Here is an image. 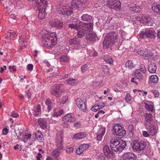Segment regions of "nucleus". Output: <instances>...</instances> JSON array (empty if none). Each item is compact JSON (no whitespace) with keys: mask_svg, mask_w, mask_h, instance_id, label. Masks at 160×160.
Returning <instances> with one entry per match:
<instances>
[{"mask_svg":"<svg viewBox=\"0 0 160 160\" xmlns=\"http://www.w3.org/2000/svg\"><path fill=\"white\" fill-rule=\"evenodd\" d=\"M77 2L76 0H73L70 5L66 3H62L57 6L56 10L60 14L65 16L70 15L73 13L74 9H78L76 4Z\"/></svg>","mask_w":160,"mask_h":160,"instance_id":"nucleus-1","label":"nucleus"},{"mask_svg":"<svg viewBox=\"0 0 160 160\" xmlns=\"http://www.w3.org/2000/svg\"><path fill=\"white\" fill-rule=\"evenodd\" d=\"M57 35L55 32H44L39 39V42L42 45L49 48L56 44Z\"/></svg>","mask_w":160,"mask_h":160,"instance_id":"nucleus-2","label":"nucleus"},{"mask_svg":"<svg viewBox=\"0 0 160 160\" xmlns=\"http://www.w3.org/2000/svg\"><path fill=\"white\" fill-rule=\"evenodd\" d=\"M121 39L119 37L118 33L111 32L108 34L105 38L103 44L105 48H108L113 44L120 45L121 43Z\"/></svg>","mask_w":160,"mask_h":160,"instance_id":"nucleus-3","label":"nucleus"},{"mask_svg":"<svg viewBox=\"0 0 160 160\" xmlns=\"http://www.w3.org/2000/svg\"><path fill=\"white\" fill-rule=\"evenodd\" d=\"M110 147L115 152L122 151L126 146V142L120 139L112 138L110 140Z\"/></svg>","mask_w":160,"mask_h":160,"instance_id":"nucleus-4","label":"nucleus"},{"mask_svg":"<svg viewBox=\"0 0 160 160\" xmlns=\"http://www.w3.org/2000/svg\"><path fill=\"white\" fill-rule=\"evenodd\" d=\"M55 142L57 148L52 151V155L53 156L57 158L59 156L60 154V152L59 149L63 150L64 149L63 145L62 138L61 135H57Z\"/></svg>","mask_w":160,"mask_h":160,"instance_id":"nucleus-5","label":"nucleus"},{"mask_svg":"<svg viewBox=\"0 0 160 160\" xmlns=\"http://www.w3.org/2000/svg\"><path fill=\"white\" fill-rule=\"evenodd\" d=\"M138 37L141 39L146 38H155L156 37L155 32L153 29L147 30H143L138 34Z\"/></svg>","mask_w":160,"mask_h":160,"instance_id":"nucleus-6","label":"nucleus"},{"mask_svg":"<svg viewBox=\"0 0 160 160\" xmlns=\"http://www.w3.org/2000/svg\"><path fill=\"white\" fill-rule=\"evenodd\" d=\"M92 24L91 23H87L82 27L80 26L77 30L78 36L79 38H82L85 34L88 32V31L92 30Z\"/></svg>","mask_w":160,"mask_h":160,"instance_id":"nucleus-7","label":"nucleus"},{"mask_svg":"<svg viewBox=\"0 0 160 160\" xmlns=\"http://www.w3.org/2000/svg\"><path fill=\"white\" fill-rule=\"evenodd\" d=\"M146 143L143 141L134 142L132 145L133 149L137 151L143 152L146 149Z\"/></svg>","mask_w":160,"mask_h":160,"instance_id":"nucleus-8","label":"nucleus"},{"mask_svg":"<svg viewBox=\"0 0 160 160\" xmlns=\"http://www.w3.org/2000/svg\"><path fill=\"white\" fill-rule=\"evenodd\" d=\"M63 88V85L62 84L56 85L52 88L51 92L55 97H59L61 95L62 89Z\"/></svg>","mask_w":160,"mask_h":160,"instance_id":"nucleus-9","label":"nucleus"},{"mask_svg":"<svg viewBox=\"0 0 160 160\" xmlns=\"http://www.w3.org/2000/svg\"><path fill=\"white\" fill-rule=\"evenodd\" d=\"M69 42V47L73 49H78L81 44L80 40L76 37L70 39Z\"/></svg>","mask_w":160,"mask_h":160,"instance_id":"nucleus-10","label":"nucleus"},{"mask_svg":"<svg viewBox=\"0 0 160 160\" xmlns=\"http://www.w3.org/2000/svg\"><path fill=\"white\" fill-rule=\"evenodd\" d=\"M107 5L111 8L116 10H119L121 7V2L118 0H108Z\"/></svg>","mask_w":160,"mask_h":160,"instance_id":"nucleus-11","label":"nucleus"},{"mask_svg":"<svg viewBox=\"0 0 160 160\" xmlns=\"http://www.w3.org/2000/svg\"><path fill=\"white\" fill-rule=\"evenodd\" d=\"M49 24L52 27H55L58 28H61L63 23L62 21H61L54 17H52V18L49 19Z\"/></svg>","mask_w":160,"mask_h":160,"instance_id":"nucleus-12","label":"nucleus"},{"mask_svg":"<svg viewBox=\"0 0 160 160\" xmlns=\"http://www.w3.org/2000/svg\"><path fill=\"white\" fill-rule=\"evenodd\" d=\"M144 117L145 118L144 126L146 128H148V126L153 125L154 118L151 114H146Z\"/></svg>","mask_w":160,"mask_h":160,"instance_id":"nucleus-13","label":"nucleus"},{"mask_svg":"<svg viewBox=\"0 0 160 160\" xmlns=\"http://www.w3.org/2000/svg\"><path fill=\"white\" fill-rule=\"evenodd\" d=\"M103 152L105 155L108 158H113L114 156L113 152L110 150L109 146L107 145H105L103 148Z\"/></svg>","mask_w":160,"mask_h":160,"instance_id":"nucleus-14","label":"nucleus"},{"mask_svg":"<svg viewBox=\"0 0 160 160\" xmlns=\"http://www.w3.org/2000/svg\"><path fill=\"white\" fill-rule=\"evenodd\" d=\"M47 3L46 5H42L40 8L41 7L39 10V13L38 15V18L40 19H44L47 14L45 12V8L47 6Z\"/></svg>","mask_w":160,"mask_h":160,"instance_id":"nucleus-15","label":"nucleus"},{"mask_svg":"<svg viewBox=\"0 0 160 160\" xmlns=\"http://www.w3.org/2000/svg\"><path fill=\"white\" fill-rule=\"evenodd\" d=\"M76 103L79 108L82 111L85 112L86 110V108L84 102L79 98H78L76 100Z\"/></svg>","mask_w":160,"mask_h":160,"instance_id":"nucleus-16","label":"nucleus"},{"mask_svg":"<svg viewBox=\"0 0 160 160\" xmlns=\"http://www.w3.org/2000/svg\"><path fill=\"white\" fill-rule=\"evenodd\" d=\"M122 159L123 160H136V157L133 153L128 152L123 154Z\"/></svg>","mask_w":160,"mask_h":160,"instance_id":"nucleus-17","label":"nucleus"},{"mask_svg":"<svg viewBox=\"0 0 160 160\" xmlns=\"http://www.w3.org/2000/svg\"><path fill=\"white\" fill-rule=\"evenodd\" d=\"M88 148V145L87 144H81L77 149L76 152L77 154L80 155L83 153V151L86 150Z\"/></svg>","mask_w":160,"mask_h":160,"instance_id":"nucleus-18","label":"nucleus"},{"mask_svg":"<svg viewBox=\"0 0 160 160\" xmlns=\"http://www.w3.org/2000/svg\"><path fill=\"white\" fill-rule=\"evenodd\" d=\"M88 135L85 132H80L74 134L73 138L76 140H79L86 138Z\"/></svg>","mask_w":160,"mask_h":160,"instance_id":"nucleus-19","label":"nucleus"},{"mask_svg":"<svg viewBox=\"0 0 160 160\" xmlns=\"http://www.w3.org/2000/svg\"><path fill=\"white\" fill-rule=\"evenodd\" d=\"M106 131V128L104 127H102L99 128L97 134V139L99 141H101L102 138V136L104 135Z\"/></svg>","mask_w":160,"mask_h":160,"instance_id":"nucleus-20","label":"nucleus"},{"mask_svg":"<svg viewBox=\"0 0 160 160\" xmlns=\"http://www.w3.org/2000/svg\"><path fill=\"white\" fill-rule=\"evenodd\" d=\"M63 121L66 122H74L76 121L75 118L72 117L70 114L66 115L62 118Z\"/></svg>","mask_w":160,"mask_h":160,"instance_id":"nucleus-21","label":"nucleus"},{"mask_svg":"<svg viewBox=\"0 0 160 160\" xmlns=\"http://www.w3.org/2000/svg\"><path fill=\"white\" fill-rule=\"evenodd\" d=\"M133 74L136 79L139 82H141L142 81L143 76L140 72L139 69H135L133 72Z\"/></svg>","mask_w":160,"mask_h":160,"instance_id":"nucleus-22","label":"nucleus"},{"mask_svg":"<svg viewBox=\"0 0 160 160\" xmlns=\"http://www.w3.org/2000/svg\"><path fill=\"white\" fill-rule=\"evenodd\" d=\"M87 33H88L86 36V38L90 41H94L96 37V34L92 32V30L88 31V32Z\"/></svg>","mask_w":160,"mask_h":160,"instance_id":"nucleus-23","label":"nucleus"},{"mask_svg":"<svg viewBox=\"0 0 160 160\" xmlns=\"http://www.w3.org/2000/svg\"><path fill=\"white\" fill-rule=\"evenodd\" d=\"M148 71L151 73H155L156 72L157 69L156 64L154 63H152L148 65Z\"/></svg>","mask_w":160,"mask_h":160,"instance_id":"nucleus-24","label":"nucleus"},{"mask_svg":"<svg viewBox=\"0 0 160 160\" xmlns=\"http://www.w3.org/2000/svg\"><path fill=\"white\" fill-rule=\"evenodd\" d=\"M148 126V129L149 134L152 136H154L157 132L156 127L153 125H151Z\"/></svg>","mask_w":160,"mask_h":160,"instance_id":"nucleus-25","label":"nucleus"},{"mask_svg":"<svg viewBox=\"0 0 160 160\" xmlns=\"http://www.w3.org/2000/svg\"><path fill=\"white\" fill-rule=\"evenodd\" d=\"M138 53L139 55L144 57H148L152 55V54L148 53V51L145 49L144 50L143 49H140L138 51Z\"/></svg>","mask_w":160,"mask_h":160,"instance_id":"nucleus-26","label":"nucleus"},{"mask_svg":"<svg viewBox=\"0 0 160 160\" xmlns=\"http://www.w3.org/2000/svg\"><path fill=\"white\" fill-rule=\"evenodd\" d=\"M33 114L35 117H38L41 114V108L40 105H38L36 108H34Z\"/></svg>","mask_w":160,"mask_h":160,"instance_id":"nucleus-27","label":"nucleus"},{"mask_svg":"<svg viewBox=\"0 0 160 160\" xmlns=\"http://www.w3.org/2000/svg\"><path fill=\"white\" fill-rule=\"evenodd\" d=\"M26 36L22 35V34H20L19 40L20 44L22 47H24L25 46V43L26 42Z\"/></svg>","mask_w":160,"mask_h":160,"instance_id":"nucleus-28","label":"nucleus"},{"mask_svg":"<svg viewBox=\"0 0 160 160\" xmlns=\"http://www.w3.org/2000/svg\"><path fill=\"white\" fill-rule=\"evenodd\" d=\"M129 9L135 12H139L141 10V8L138 6L135 5H132L129 6Z\"/></svg>","mask_w":160,"mask_h":160,"instance_id":"nucleus-29","label":"nucleus"},{"mask_svg":"<svg viewBox=\"0 0 160 160\" xmlns=\"http://www.w3.org/2000/svg\"><path fill=\"white\" fill-rule=\"evenodd\" d=\"M121 125L118 124H114L112 127V132L113 134L117 136L118 133V132L119 130L120 129Z\"/></svg>","mask_w":160,"mask_h":160,"instance_id":"nucleus-30","label":"nucleus"},{"mask_svg":"<svg viewBox=\"0 0 160 160\" xmlns=\"http://www.w3.org/2000/svg\"><path fill=\"white\" fill-rule=\"evenodd\" d=\"M38 123L43 129H45L47 127V123L45 121L42 119H39L38 120Z\"/></svg>","mask_w":160,"mask_h":160,"instance_id":"nucleus-31","label":"nucleus"},{"mask_svg":"<svg viewBox=\"0 0 160 160\" xmlns=\"http://www.w3.org/2000/svg\"><path fill=\"white\" fill-rule=\"evenodd\" d=\"M92 19L91 16L88 14H83L81 17L82 20L84 21L90 22Z\"/></svg>","mask_w":160,"mask_h":160,"instance_id":"nucleus-32","label":"nucleus"},{"mask_svg":"<svg viewBox=\"0 0 160 160\" xmlns=\"http://www.w3.org/2000/svg\"><path fill=\"white\" fill-rule=\"evenodd\" d=\"M118 132V133L117 136L121 137L124 136L126 133V131L124 128L121 126Z\"/></svg>","mask_w":160,"mask_h":160,"instance_id":"nucleus-33","label":"nucleus"},{"mask_svg":"<svg viewBox=\"0 0 160 160\" xmlns=\"http://www.w3.org/2000/svg\"><path fill=\"white\" fill-rule=\"evenodd\" d=\"M152 9L155 12L160 13V4L154 3L152 5Z\"/></svg>","mask_w":160,"mask_h":160,"instance_id":"nucleus-34","label":"nucleus"},{"mask_svg":"<svg viewBox=\"0 0 160 160\" xmlns=\"http://www.w3.org/2000/svg\"><path fill=\"white\" fill-rule=\"evenodd\" d=\"M104 61L107 63L109 64L113 63V60L111 56H105L103 57Z\"/></svg>","mask_w":160,"mask_h":160,"instance_id":"nucleus-35","label":"nucleus"},{"mask_svg":"<svg viewBox=\"0 0 160 160\" xmlns=\"http://www.w3.org/2000/svg\"><path fill=\"white\" fill-rule=\"evenodd\" d=\"M149 80L151 82L155 83L158 82V78L156 75H152L150 77Z\"/></svg>","mask_w":160,"mask_h":160,"instance_id":"nucleus-36","label":"nucleus"},{"mask_svg":"<svg viewBox=\"0 0 160 160\" xmlns=\"http://www.w3.org/2000/svg\"><path fill=\"white\" fill-rule=\"evenodd\" d=\"M45 104L47 106V110L48 112H49L52 108V103L50 99H47L45 102Z\"/></svg>","mask_w":160,"mask_h":160,"instance_id":"nucleus-37","label":"nucleus"},{"mask_svg":"<svg viewBox=\"0 0 160 160\" xmlns=\"http://www.w3.org/2000/svg\"><path fill=\"white\" fill-rule=\"evenodd\" d=\"M77 79L73 78H70L66 81V83L70 85H74L77 81Z\"/></svg>","mask_w":160,"mask_h":160,"instance_id":"nucleus-38","label":"nucleus"},{"mask_svg":"<svg viewBox=\"0 0 160 160\" xmlns=\"http://www.w3.org/2000/svg\"><path fill=\"white\" fill-rule=\"evenodd\" d=\"M7 36H9V38H14L17 35L16 32L11 30H10V32H8L7 33Z\"/></svg>","mask_w":160,"mask_h":160,"instance_id":"nucleus-39","label":"nucleus"},{"mask_svg":"<svg viewBox=\"0 0 160 160\" xmlns=\"http://www.w3.org/2000/svg\"><path fill=\"white\" fill-rule=\"evenodd\" d=\"M63 113V111L62 110H61L57 112L54 111L52 115V117H58L60 116Z\"/></svg>","mask_w":160,"mask_h":160,"instance_id":"nucleus-40","label":"nucleus"},{"mask_svg":"<svg viewBox=\"0 0 160 160\" xmlns=\"http://www.w3.org/2000/svg\"><path fill=\"white\" fill-rule=\"evenodd\" d=\"M36 137L40 142H42L44 140L43 136L40 132L38 131V133L36 134Z\"/></svg>","mask_w":160,"mask_h":160,"instance_id":"nucleus-41","label":"nucleus"},{"mask_svg":"<svg viewBox=\"0 0 160 160\" xmlns=\"http://www.w3.org/2000/svg\"><path fill=\"white\" fill-rule=\"evenodd\" d=\"M145 108L148 111L151 112H153V107L152 105L148 104L146 102H145Z\"/></svg>","mask_w":160,"mask_h":160,"instance_id":"nucleus-42","label":"nucleus"},{"mask_svg":"<svg viewBox=\"0 0 160 160\" xmlns=\"http://www.w3.org/2000/svg\"><path fill=\"white\" fill-rule=\"evenodd\" d=\"M125 67L129 69H132L133 67L132 61L131 60L128 61L125 63Z\"/></svg>","mask_w":160,"mask_h":160,"instance_id":"nucleus-43","label":"nucleus"},{"mask_svg":"<svg viewBox=\"0 0 160 160\" xmlns=\"http://www.w3.org/2000/svg\"><path fill=\"white\" fill-rule=\"evenodd\" d=\"M32 136L31 134L30 133H27L23 135L24 141V142H26V140H30Z\"/></svg>","mask_w":160,"mask_h":160,"instance_id":"nucleus-44","label":"nucleus"},{"mask_svg":"<svg viewBox=\"0 0 160 160\" xmlns=\"http://www.w3.org/2000/svg\"><path fill=\"white\" fill-rule=\"evenodd\" d=\"M60 61L61 62H68V58L67 55H63L60 58Z\"/></svg>","mask_w":160,"mask_h":160,"instance_id":"nucleus-45","label":"nucleus"},{"mask_svg":"<svg viewBox=\"0 0 160 160\" xmlns=\"http://www.w3.org/2000/svg\"><path fill=\"white\" fill-rule=\"evenodd\" d=\"M80 26H79L78 24H75L73 23L70 24L69 25L68 27L72 29H73L74 30H77Z\"/></svg>","mask_w":160,"mask_h":160,"instance_id":"nucleus-46","label":"nucleus"},{"mask_svg":"<svg viewBox=\"0 0 160 160\" xmlns=\"http://www.w3.org/2000/svg\"><path fill=\"white\" fill-rule=\"evenodd\" d=\"M148 18L145 16H142V22L144 24H146L148 22Z\"/></svg>","mask_w":160,"mask_h":160,"instance_id":"nucleus-47","label":"nucleus"},{"mask_svg":"<svg viewBox=\"0 0 160 160\" xmlns=\"http://www.w3.org/2000/svg\"><path fill=\"white\" fill-rule=\"evenodd\" d=\"M138 69L140 70V72L141 71L143 73H145L146 71L145 65L143 64L140 65L139 68Z\"/></svg>","mask_w":160,"mask_h":160,"instance_id":"nucleus-48","label":"nucleus"},{"mask_svg":"<svg viewBox=\"0 0 160 160\" xmlns=\"http://www.w3.org/2000/svg\"><path fill=\"white\" fill-rule=\"evenodd\" d=\"M102 70L103 72L106 74H108L109 73V69L108 68V66L106 65H103L102 67Z\"/></svg>","mask_w":160,"mask_h":160,"instance_id":"nucleus-49","label":"nucleus"},{"mask_svg":"<svg viewBox=\"0 0 160 160\" xmlns=\"http://www.w3.org/2000/svg\"><path fill=\"white\" fill-rule=\"evenodd\" d=\"M13 7L16 8L18 6H19L21 2L18 0H13L12 1Z\"/></svg>","mask_w":160,"mask_h":160,"instance_id":"nucleus-50","label":"nucleus"},{"mask_svg":"<svg viewBox=\"0 0 160 160\" xmlns=\"http://www.w3.org/2000/svg\"><path fill=\"white\" fill-rule=\"evenodd\" d=\"M131 99V97L130 96V95L128 94H127L126 97H125V100L128 103L130 102Z\"/></svg>","mask_w":160,"mask_h":160,"instance_id":"nucleus-51","label":"nucleus"},{"mask_svg":"<svg viewBox=\"0 0 160 160\" xmlns=\"http://www.w3.org/2000/svg\"><path fill=\"white\" fill-rule=\"evenodd\" d=\"M87 65L86 64L84 65L81 67V72L83 73L84 72L87 71Z\"/></svg>","mask_w":160,"mask_h":160,"instance_id":"nucleus-52","label":"nucleus"},{"mask_svg":"<svg viewBox=\"0 0 160 160\" xmlns=\"http://www.w3.org/2000/svg\"><path fill=\"white\" fill-rule=\"evenodd\" d=\"M11 116L14 118H17L19 117V114L14 111L12 112Z\"/></svg>","mask_w":160,"mask_h":160,"instance_id":"nucleus-53","label":"nucleus"},{"mask_svg":"<svg viewBox=\"0 0 160 160\" xmlns=\"http://www.w3.org/2000/svg\"><path fill=\"white\" fill-rule=\"evenodd\" d=\"M105 158L102 154H100L98 155L97 160H104Z\"/></svg>","mask_w":160,"mask_h":160,"instance_id":"nucleus-54","label":"nucleus"},{"mask_svg":"<svg viewBox=\"0 0 160 160\" xmlns=\"http://www.w3.org/2000/svg\"><path fill=\"white\" fill-rule=\"evenodd\" d=\"M78 2H77L76 4L78 6V9L79 8V5L81 4H83L86 2L87 0H76Z\"/></svg>","mask_w":160,"mask_h":160,"instance_id":"nucleus-55","label":"nucleus"},{"mask_svg":"<svg viewBox=\"0 0 160 160\" xmlns=\"http://www.w3.org/2000/svg\"><path fill=\"white\" fill-rule=\"evenodd\" d=\"M68 97L67 96H65L63 97L62 101H60L61 103L63 104L65 103L67 100Z\"/></svg>","mask_w":160,"mask_h":160,"instance_id":"nucleus-56","label":"nucleus"},{"mask_svg":"<svg viewBox=\"0 0 160 160\" xmlns=\"http://www.w3.org/2000/svg\"><path fill=\"white\" fill-rule=\"evenodd\" d=\"M73 148L72 147H69L66 149V152L68 153H71L72 152Z\"/></svg>","mask_w":160,"mask_h":160,"instance_id":"nucleus-57","label":"nucleus"},{"mask_svg":"<svg viewBox=\"0 0 160 160\" xmlns=\"http://www.w3.org/2000/svg\"><path fill=\"white\" fill-rule=\"evenodd\" d=\"M17 19V17L14 14H12L10 16V18L9 19V21L11 20H13L14 21L13 22H15L16 20Z\"/></svg>","mask_w":160,"mask_h":160,"instance_id":"nucleus-58","label":"nucleus"},{"mask_svg":"<svg viewBox=\"0 0 160 160\" xmlns=\"http://www.w3.org/2000/svg\"><path fill=\"white\" fill-rule=\"evenodd\" d=\"M33 65L32 64H28L27 66V69L30 71V72L33 69Z\"/></svg>","mask_w":160,"mask_h":160,"instance_id":"nucleus-59","label":"nucleus"},{"mask_svg":"<svg viewBox=\"0 0 160 160\" xmlns=\"http://www.w3.org/2000/svg\"><path fill=\"white\" fill-rule=\"evenodd\" d=\"M142 134L145 137H148L149 136V134L148 132L145 131H142Z\"/></svg>","mask_w":160,"mask_h":160,"instance_id":"nucleus-60","label":"nucleus"},{"mask_svg":"<svg viewBox=\"0 0 160 160\" xmlns=\"http://www.w3.org/2000/svg\"><path fill=\"white\" fill-rule=\"evenodd\" d=\"M98 106H97V105H95L93 106L92 108H91V110L92 111L95 112H96L98 111Z\"/></svg>","mask_w":160,"mask_h":160,"instance_id":"nucleus-61","label":"nucleus"},{"mask_svg":"<svg viewBox=\"0 0 160 160\" xmlns=\"http://www.w3.org/2000/svg\"><path fill=\"white\" fill-rule=\"evenodd\" d=\"M8 129L7 128H5L2 130V132L3 135H6L8 134Z\"/></svg>","mask_w":160,"mask_h":160,"instance_id":"nucleus-62","label":"nucleus"},{"mask_svg":"<svg viewBox=\"0 0 160 160\" xmlns=\"http://www.w3.org/2000/svg\"><path fill=\"white\" fill-rule=\"evenodd\" d=\"M81 126V124L79 122H75L74 123V127L76 128H80Z\"/></svg>","mask_w":160,"mask_h":160,"instance_id":"nucleus-63","label":"nucleus"},{"mask_svg":"<svg viewBox=\"0 0 160 160\" xmlns=\"http://www.w3.org/2000/svg\"><path fill=\"white\" fill-rule=\"evenodd\" d=\"M68 77V74H63L60 76V78L61 79H64Z\"/></svg>","mask_w":160,"mask_h":160,"instance_id":"nucleus-64","label":"nucleus"}]
</instances>
